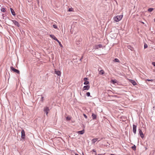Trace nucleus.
I'll return each instance as SVG.
<instances>
[{
  "instance_id": "72a5a7b5",
  "label": "nucleus",
  "mask_w": 155,
  "mask_h": 155,
  "mask_svg": "<svg viewBox=\"0 0 155 155\" xmlns=\"http://www.w3.org/2000/svg\"><path fill=\"white\" fill-rule=\"evenodd\" d=\"M68 11L69 12H71L72 11V8H69L68 9Z\"/></svg>"
},
{
  "instance_id": "ea45409f",
  "label": "nucleus",
  "mask_w": 155,
  "mask_h": 155,
  "mask_svg": "<svg viewBox=\"0 0 155 155\" xmlns=\"http://www.w3.org/2000/svg\"><path fill=\"white\" fill-rule=\"evenodd\" d=\"M75 155H79L78 154L75 153Z\"/></svg>"
},
{
  "instance_id": "dca6fc26",
  "label": "nucleus",
  "mask_w": 155,
  "mask_h": 155,
  "mask_svg": "<svg viewBox=\"0 0 155 155\" xmlns=\"http://www.w3.org/2000/svg\"><path fill=\"white\" fill-rule=\"evenodd\" d=\"M92 117L93 119L94 120L96 119L97 115L96 114H95L94 113H92Z\"/></svg>"
},
{
  "instance_id": "0eeeda50",
  "label": "nucleus",
  "mask_w": 155,
  "mask_h": 155,
  "mask_svg": "<svg viewBox=\"0 0 155 155\" xmlns=\"http://www.w3.org/2000/svg\"><path fill=\"white\" fill-rule=\"evenodd\" d=\"M90 88V86L88 85H85L84 86L83 88V90H88Z\"/></svg>"
},
{
  "instance_id": "9b49d317",
  "label": "nucleus",
  "mask_w": 155,
  "mask_h": 155,
  "mask_svg": "<svg viewBox=\"0 0 155 155\" xmlns=\"http://www.w3.org/2000/svg\"><path fill=\"white\" fill-rule=\"evenodd\" d=\"M130 81L134 86L136 85L137 83L135 81L133 80H130Z\"/></svg>"
},
{
  "instance_id": "c9c22d12",
  "label": "nucleus",
  "mask_w": 155,
  "mask_h": 155,
  "mask_svg": "<svg viewBox=\"0 0 155 155\" xmlns=\"http://www.w3.org/2000/svg\"><path fill=\"white\" fill-rule=\"evenodd\" d=\"M152 65L155 67V62H153L152 63Z\"/></svg>"
},
{
  "instance_id": "393cba45",
  "label": "nucleus",
  "mask_w": 155,
  "mask_h": 155,
  "mask_svg": "<svg viewBox=\"0 0 155 155\" xmlns=\"http://www.w3.org/2000/svg\"><path fill=\"white\" fill-rule=\"evenodd\" d=\"M153 10V8H150L148 9V11L149 12H151Z\"/></svg>"
},
{
  "instance_id": "c85d7f7f",
  "label": "nucleus",
  "mask_w": 155,
  "mask_h": 155,
  "mask_svg": "<svg viewBox=\"0 0 155 155\" xmlns=\"http://www.w3.org/2000/svg\"><path fill=\"white\" fill-rule=\"evenodd\" d=\"M53 28H55V29L57 28L58 27L57 26V25H53Z\"/></svg>"
},
{
  "instance_id": "a211bd4d",
  "label": "nucleus",
  "mask_w": 155,
  "mask_h": 155,
  "mask_svg": "<svg viewBox=\"0 0 155 155\" xmlns=\"http://www.w3.org/2000/svg\"><path fill=\"white\" fill-rule=\"evenodd\" d=\"M1 10L2 12H6V9L5 8H2L1 9Z\"/></svg>"
},
{
  "instance_id": "a19ab883",
  "label": "nucleus",
  "mask_w": 155,
  "mask_h": 155,
  "mask_svg": "<svg viewBox=\"0 0 155 155\" xmlns=\"http://www.w3.org/2000/svg\"><path fill=\"white\" fill-rule=\"evenodd\" d=\"M154 21L155 22V18L154 19Z\"/></svg>"
},
{
  "instance_id": "bb28decb",
  "label": "nucleus",
  "mask_w": 155,
  "mask_h": 155,
  "mask_svg": "<svg viewBox=\"0 0 155 155\" xmlns=\"http://www.w3.org/2000/svg\"><path fill=\"white\" fill-rule=\"evenodd\" d=\"M111 81L112 82V83L114 84L117 83V81L115 80H112Z\"/></svg>"
},
{
  "instance_id": "5701e85b",
  "label": "nucleus",
  "mask_w": 155,
  "mask_h": 155,
  "mask_svg": "<svg viewBox=\"0 0 155 155\" xmlns=\"http://www.w3.org/2000/svg\"><path fill=\"white\" fill-rule=\"evenodd\" d=\"M56 41L59 44V45L61 47H63V46L61 44V42H60V41L58 39Z\"/></svg>"
},
{
  "instance_id": "1a4fd4ad",
  "label": "nucleus",
  "mask_w": 155,
  "mask_h": 155,
  "mask_svg": "<svg viewBox=\"0 0 155 155\" xmlns=\"http://www.w3.org/2000/svg\"><path fill=\"white\" fill-rule=\"evenodd\" d=\"M50 36L51 38H52L54 40L56 41L58 40V39L57 38L53 35H50Z\"/></svg>"
},
{
  "instance_id": "7ed1b4c3",
  "label": "nucleus",
  "mask_w": 155,
  "mask_h": 155,
  "mask_svg": "<svg viewBox=\"0 0 155 155\" xmlns=\"http://www.w3.org/2000/svg\"><path fill=\"white\" fill-rule=\"evenodd\" d=\"M10 69L12 71H13L14 72H16L18 74H20V71L18 70L12 66H11L10 67Z\"/></svg>"
},
{
  "instance_id": "ddd939ff",
  "label": "nucleus",
  "mask_w": 155,
  "mask_h": 155,
  "mask_svg": "<svg viewBox=\"0 0 155 155\" xmlns=\"http://www.w3.org/2000/svg\"><path fill=\"white\" fill-rule=\"evenodd\" d=\"M102 47V45L101 44L96 45L95 46V49H98L99 48H101Z\"/></svg>"
},
{
  "instance_id": "20e7f679",
  "label": "nucleus",
  "mask_w": 155,
  "mask_h": 155,
  "mask_svg": "<svg viewBox=\"0 0 155 155\" xmlns=\"http://www.w3.org/2000/svg\"><path fill=\"white\" fill-rule=\"evenodd\" d=\"M139 134L140 135V137L142 138H143L144 137V135L142 131L140 129H138Z\"/></svg>"
},
{
  "instance_id": "4c0bfd02",
  "label": "nucleus",
  "mask_w": 155,
  "mask_h": 155,
  "mask_svg": "<svg viewBox=\"0 0 155 155\" xmlns=\"http://www.w3.org/2000/svg\"><path fill=\"white\" fill-rule=\"evenodd\" d=\"M93 151L94 152L96 153V150H94H94H93Z\"/></svg>"
},
{
  "instance_id": "7c9ffc66",
  "label": "nucleus",
  "mask_w": 155,
  "mask_h": 155,
  "mask_svg": "<svg viewBox=\"0 0 155 155\" xmlns=\"http://www.w3.org/2000/svg\"><path fill=\"white\" fill-rule=\"evenodd\" d=\"M66 120H70L71 119V118L68 117H67L66 118Z\"/></svg>"
},
{
  "instance_id": "473e14b6",
  "label": "nucleus",
  "mask_w": 155,
  "mask_h": 155,
  "mask_svg": "<svg viewBox=\"0 0 155 155\" xmlns=\"http://www.w3.org/2000/svg\"><path fill=\"white\" fill-rule=\"evenodd\" d=\"M88 80V78H84V81H87Z\"/></svg>"
},
{
  "instance_id": "6ab92c4d",
  "label": "nucleus",
  "mask_w": 155,
  "mask_h": 155,
  "mask_svg": "<svg viewBox=\"0 0 155 155\" xmlns=\"http://www.w3.org/2000/svg\"><path fill=\"white\" fill-rule=\"evenodd\" d=\"M2 18H3V19H4L5 20L6 19L7 17H5V15L4 14H2Z\"/></svg>"
},
{
  "instance_id": "39448f33",
  "label": "nucleus",
  "mask_w": 155,
  "mask_h": 155,
  "mask_svg": "<svg viewBox=\"0 0 155 155\" xmlns=\"http://www.w3.org/2000/svg\"><path fill=\"white\" fill-rule=\"evenodd\" d=\"M25 137V133L24 130H22L21 131V138L22 139L24 140Z\"/></svg>"
},
{
  "instance_id": "412c9836",
  "label": "nucleus",
  "mask_w": 155,
  "mask_h": 155,
  "mask_svg": "<svg viewBox=\"0 0 155 155\" xmlns=\"http://www.w3.org/2000/svg\"><path fill=\"white\" fill-rule=\"evenodd\" d=\"M132 149L134 150H136V147L135 145H134L132 147Z\"/></svg>"
},
{
  "instance_id": "f257e3e1",
  "label": "nucleus",
  "mask_w": 155,
  "mask_h": 155,
  "mask_svg": "<svg viewBox=\"0 0 155 155\" xmlns=\"http://www.w3.org/2000/svg\"><path fill=\"white\" fill-rule=\"evenodd\" d=\"M123 17V15H117L116 17L114 18V20L116 21L117 22L120 21Z\"/></svg>"
},
{
  "instance_id": "b1692460",
  "label": "nucleus",
  "mask_w": 155,
  "mask_h": 155,
  "mask_svg": "<svg viewBox=\"0 0 155 155\" xmlns=\"http://www.w3.org/2000/svg\"><path fill=\"white\" fill-rule=\"evenodd\" d=\"M89 84V82L88 81H85L84 82V85H87L88 84Z\"/></svg>"
},
{
  "instance_id": "6e6552de",
  "label": "nucleus",
  "mask_w": 155,
  "mask_h": 155,
  "mask_svg": "<svg viewBox=\"0 0 155 155\" xmlns=\"http://www.w3.org/2000/svg\"><path fill=\"white\" fill-rule=\"evenodd\" d=\"M11 21L15 25L17 26L18 27L20 26L19 24L18 21L15 20H11Z\"/></svg>"
},
{
  "instance_id": "423d86ee",
  "label": "nucleus",
  "mask_w": 155,
  "mask_h": 155,
  "mask_svg": "<svg viewBox=\"0 0 155 155\" xmlns=\"http://www.w3.org/2000/svg\"><path fill=\"white\" fill-rule=\"evenodd\" d=\"M137 125L133 124V132L134 134H135L136 133V129H137Z\"/></svg>"
},
{
  "instance_id": "58836bf2",
  "label": "nucleus",
  "mask_w": 155,
  "mask_h": 155,
  "mask_svg": "<svg viewBox=\"0 0 155 155\" xmlns=\"http://www.w3.org/2000/svg\"><path fill=\"white\" fill-rule=\"evenodd\" d=\"M110 155H116L113 154H111Z\"/></svg>"
},
{
  "instance_id": "79ce46f5",
  "label": "nucleus",
  "mask_w": 155,
  "mask_h": 155,
  "mask_svg": "<svg viewBox=\"0 0 155 155\" xmlns=\"http://www.w3.org/2000/svg\"><path fill=\"white\" fill-rule=\"evenodd\" d=\"M80 94L81 95V93H80Z\"/></svg>"
},
{
  "instance_id": "4468645a",
  "label": "nucleus",
  "mask_w": 155,
  "mask_h": 155,
  "mask_svg": "<svg viewBox=\"0 0 155 155\" xmlns=\"http://www.w3.org/2000/svg\"><path fill=\"white\" fill-rule=\"evenodd\" d=\"M127 48L128 49H130L131 51H133L134 50V48L131 46L130 45H128L127 46Z\"/></svg>"
},
{
  "instance_id": "a878e982",
  "label": "nucleus",
  "mask_w": 155,
  "mask_h": 155,
  "mask_svg": "<svg viewBox=\"0 0 155 155\" xmlns=\"http://www.w3.org/2000/svg\"><path fill=\"white\" fill-rule=\"evenodd\" d=\"M146 81H151L153 82L154 81V80L153 79H147L146 80Z\"/></svg>"
},
{
  "instance_id": "aec40b11",
  "label": "nucleus",
  "mask_w": 155,
  "mask_h": 155,
  "mask_svg": "<svg viewBox=\"0 0 155 155\" xmlns=\"http://www.w3.org/2000/svg\"><path fill=\"white\" fill-rule=\"evenodd\" d=\"M104 71L103 70H101L100 71L99 74H104Z\"/></svg>"
},
{
  "instance_id": "a18cd8bd",
  "label": "nucleus",
  "mask_w": 155,
  "mask_h": 155,
  "mask_svg": "<svg viewBox=\"0 0 155 155\" xmlns=\"http://www.w3.org/2000/svg\"><path fill=\"white\" fill-rule=\"evenodd\" d=\"M154 82H155V81H154Z\"/></svg>"
},
{
  "instance_id": "2eb2a0df",
  "label": "nucleus",
  "mask_w": 155,
  "mask_h": 155,
  "mask_svg": "<svg viewBox=\"0 0 155 155\" xmlns=\"http://www.w3.org/2000/svg\"><path fill=\"white\" fill-rule=\"evenodd\" d=\"M55 73L58 76H60L61 74L60 71H55Z\"/></svg>"
},
{
  "instance_id": "cd10ccee",
  "label": "nucleus",
  "mask_w": 155,
  "mask_h": 155,
  "mask_svg": "<svg viewBox=\"0 0 155 155\" xmlns=\"http://www.w3.org/2000/svg\"><path fill=\"white\" fill-rule=\"evenodd\" d=\"M86 95L87 97L90 96V93L89 92H87L86 93Z\"/></svg>"
},
{
  "instance_id": "f03ea898",
  "label": "nucleus",
  "mask_w": 155,
  "mask_h": 155,
  "mask_svg": "<svg viewBox=\"0 0 155 155\" xmlns=\"http://www.w3.org/2000/svg\"><path fill=\"white\" fill-rule=\"evenodd\" d=\"M50 110L49 107L48 106L45 107L44 108V111L45 112L47 116L48 113V111Z\"/></svg>"
},
{
  "instance_id": "c756f323",
  "label": "nucleus",
  "mask_w": 155,
  "mask_h": 155,
  "mask_svg": "<svg viewBox=\"0 0 155 155\" xmlns=\"http://www.w3.org/2000/svg\"><path fill=\"white\" fill-rule=\"evenodd\" d=\"M148 46L146 44H145L144 45V48H147Z\"/></svg>"
},
{
  "instance_id": "2f4dec72",
  "label": "nucleus",
  "mask_w": 155,
  "mask_h": 155,
  "mask_svg": "<svg viewBox=\"0 0 155 155\" xmlns=\"http://www.w3.org/2000/svg\"><path fill=\"white\" fill-rule=\"evenodd\" d=\"M44 97H42L41 98V100L40 101H41L42 102H43L44 101Z\"/></svg>"
},
{
  "instance_id": "f704fd0d",
  "label": "nucleus",
  "mask_w": 155,
  "mask_h": 155,
  "mask_svg": "<svg viewBox=\"0 0 155 155\" xmlns=\"http://www.w3.org/2000/svg\"><path fill=\"white\" fill-rule=\"evenodd\" d=\"M84 116L85 118H86V119L87 118V117L86 114H84Z\"/></svg>"
},
{
  "instance_id": "37998d69",
  "label": "nucleus",
  "mask_w": 155,
  "mask_h": 155,
  "mask_svg": "<svg viewBox=\"0 0 155 155\" xmlns=\"http://www.w3.org/2000/svg\"><path fill=\"white\" fill-rule=\"evenodd\" d=\"M111 96H113V95H112Z\"/></svg>"
},
{
  "instance_id": "c03bdc74",
  "label": "nucleus",
  "mask_w": 155,
  "mask_h": 155,
  "mask_svg": "<svg viewBox=\"0 0 155 155\" xmlns=\"http://www.w3.org/2000/svg\"><path fill=\"white\" fill-rule=\"evenodd\" d=\"M98 155H101V154H98Z\"/></svg>"
},
{
  "instance_id": "f8f14e48",
  "label": "nucleus",
  "mask_w": 155,
  "mask_h": 155,
  "mask_svg": "<svg viewBox=\"0 0 155 155\" xmlns=\"http://www.w3.org/2000/svg\"><path fill=\"white\" fill-rule=\"evenodd\" d=\"M10 10H11V13H12V15H13V16H15V11H14V10H13V9L12 8H10Z\"/></svg>"
},
{
  "instance_id": "4be33fe9",
  "label": "nucleus",
  "mask_w": 155,
  "mask_h": 155,
  "mask_svg": "<svg viewBox=\"0 0 155 155\" xmlns=\"http://www.w3.org/2000/svg\"><path fill=\"white\" fill-rule=\"evenodd\" d=\"M114 62H120V61L119 60V59L117 58H115L114 59Z\"/></svg>"
},
{
  "instance_id": "9d476101",
  "label": "nucleus",
  "mask_w": 155,
  "mask_h": 155,
  "mask_svg": "<svg viewBox=\"0 0 155 155\" xmlns=\"http://www.w3.org/2000/svg\"><path fill=\"white\" fill-rule=\"evenodd\" d=\"M77 133L79 134H83L84 133V130L83 129L82 130L78 131Z\"/></svg>"
},
{
  "instance_id": "f3484780",
  "label": "nucleus",
  "mask_w": 155,
  "mask_h": 155,
  "mask_svg": "<svg viewBox=\"0 0 155 155\" xmlns=\"http://www.w3.org/2000/svg\"><path fill=\"white\" fill-rule=\"evenodd\" d=\"M98 140L97 138H94L92 140V143H94Z\"/></svg>"
},
{
  "instance_id": "e433bc0d",
  "label": "nucleus",
  "mask_w": 155,
  "mask_h": 155,
  "mask_svg": "<svg viewBox=\"0 0 155 155\" xmlns=\"http://www.w3.org/2000/svg\"><path fill=\"white\" fill-rule=\"evenodd\" d=\"M83 56H82L80 59V61H81V60L83 59Z\"/></svg>"
}]
</instances>
